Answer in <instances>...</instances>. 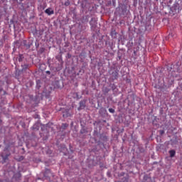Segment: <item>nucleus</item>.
<instances>
[{
  "label": "nucleus",
  "mask_w": 182,
  "mask_h": 182,
  "mask_svg": "<svg viewBox=\"0 0 182 182\" xmlns=\"http://www.w3.org/2000/svg\"><path fill=\"white\" fill-rule=\"evenodd\" d=\"M109 75L112 76V79L114 80H116L117 77H119V70H116L115 68H111V70L109 71Z\"/></svg>",
  "instance_id": "1"
},
{
  "label": "nucleus",
  "mask_w": 182,
  "mask_h": 182,
  "mask_svg": "<svg viewBox=\"0 0 182 182\" xmlns=\"http://www.w3.org/2000/svg\"><path fill=\"white\" fill-rule=\"evenodd\" d=\"M90 25L91 26V29H95L97 25V21L95 18H92L91 21H90Z\"/></svg>",
  "instance_id": "2"
},
{
  "label": "nucleus",
  "mask_w": 182,
  "mask_h": 182,
  "mask_svg": "<svg viewBox=\"0 0 182 182\" xmlns=\"http://www.w3.org/2000/svg\"><path fill=\"white\" fill-rule=\"evenodd\" d=\"M11 156L10 153H3L1 154V156L2 157L3 159V163H5L6 160H8V158Z\"/></svg>",
  "instance_id": "3"
},
{
  "label": "nucleus",
  "mask_w": 182,
  "mask_h": 182,
  "mask_svg": "<svg viewBox=\"0 0 182 182\" xmlns=\"http://www.w3.org/2000/svg\"><path fill=\"white\" fill-rule=\"evenodd\" d=\"M46 14H47V15H48L49 16L50 15H53V14H55V11H53V9H52V8H48L47 9H46L45 11Z\"/></svg>",
  "instance_id": "4"
},
{
  "label": "nucleus",
  "mask_w": 182,
  "mask_h": 182,
  "mask_svg": "<svg viewBox=\"0 0 182 182\" xmlns=\"http://www.w3.org/2000/svg\"><path fill=\"white\" fill-rule=\"evenodd\" d=\"M85 107H86V105L85 102L83 101L80 102V107L78 108V110H81V109H85Z\"/></svg>",
  "instance_id": "5"
},
{
  "label": "nucleus",
  "mask_w": 182,
  "mask_h": 182,
  "mask_svg": "<svg viewBox=\"0 0 182 182\" xmlns=\"http://www.w3.org/2000/svg\"><path fill=\"white\" fill-rule=\"evenodd\" d=\"M170 157L173 158L176 156V151L175 150H170L169 151Z\"/></svg>",
  "instance_id": "6"
},
{
  "label": "nucleus",
  "mask_w": 182,
  "mask_h": 182,
  "mask_svg": "<svg viewBox=\"0 0 182 182\" xmlns=\"http://www.w3.org/2000/svg\"><path fill=\"white\" fill-rule=\"evenodd\" d=\"M143 182H151V178L147 177V178H146V176H144V180Z\"/></svg>",
  "instance_id": "7"
},
{
  "label": "nucleus",
  "mask_w": 182,
  "mask_h": 182,
  "mask_svg": "<svg viewBox=\"0 0 182 182\" xmlns=\"http://www.w3.org/2000/svg\"><path fill=\"white\" fill-rule=\"evenodd\" d=\"M68 127H69V124H63L62 126H61V129H66Z\"/></svg>",
  "instance_id": "8"
},
{
  "label": "nucleus",
  "mask_w": 182,
  "mask_h": 182,
  "mask_svg": "<svg viewBox=\"0 0 182 182\" xmlns=\"http://www.w3.org/2000/svg\"><path fill=\"white\" fill-rule=\"evenodd\" d=\"M64 5L65 6H69V5H70V1L68 0L67 1L65 2Z\"/></svg>",
  "instance_id": "9"
},
{
  "label": "nucleus",
  "mask_w": 182,
  "mask_h": 182,
  "mask_svg": "<svg viewBox=\"0 0 182 182\" xmlns=\"http://www.w3.org/2000/svg\"><path fill=\"white\" fill-rule=\"evenodd\" d=\"M108 110H109V113H114V109H113V108H109Z\"/></svg>",
  "instance_id": "10"
},
{
  "label": "nucleus",
  "mask_w": 182,
  "mask_h": 182,
  "mask_svg": "<svg viewBox=\"0 0 182 182\" xmlns=\"http://www.w3.org/2000/svg\"><path fill=\"white\" fill-rule=\"evenodd\" d=\"M18 60L20 62H22V55H20L19 58H18Z\"/></svg>",
  "instance_id": "11"
},
{
  "label": "nucleus",
  "mask_w": 182,
  "mask_h": 182,
  "mask_svg": "<svg viewBox=\"0 0 182 182\" xmlns=\"http://www.w3.org/2000/svg\"><path fill=\"white\" fill-rule=\"evenodd\" d=\"M46 73L47 75H50V71L48 70V71L46 72Z\"/></svg>",
  "instance_id": "12"
},
{
  "label": "nucleus",
  "mask_w": 182,
  "mask_h": 182,
  "mask_svg": "<svg viewBox=\"0 0 182 182\" xmlns=\"http://www.w3.org/2000/svg\"><path fill=\"white\" fill-rule=\"evenodd\" d=\"M160 134H164V131L161 130V131H160Z\"/></svg>",
  "instance_id": "13"
},
{
  "label": "nucleus",
  "mask_w": 182,
  "mask_h": 182,
  "mask_svg": "<svg viewBox=\"0 0 182 182\" xmlns=\"http://www.w3.org/2000/svg\"><path fill=\"white\" fill-rule=\"evenodd\" d=\"M13 1L14 2H18V0H11Z\"/></svg>",
  "instance_id": "14"
},
{
  "label": "nucleus",
  "mask_w": 182,
  "mask_h": 182,
  "mask_svg": "<svg viewBox=\"0 0 182 182\" xmlns=\"http://www.w3.org/2000/svg\"><path fill=\"white\" fill-rule=\"evenodd\" d=\"M1 147V146L0 145V148Z\"/></svg>",
  "instance_id": "15"
}]
</instances>
